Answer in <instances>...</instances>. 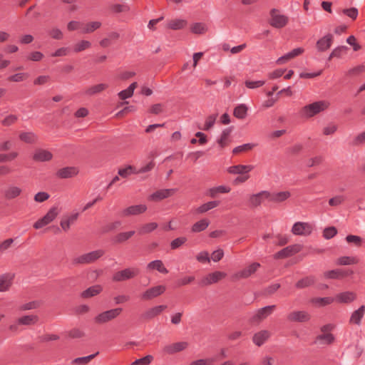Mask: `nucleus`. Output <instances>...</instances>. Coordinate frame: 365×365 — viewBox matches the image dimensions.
Wrapping results in <instances>:
<instances>
[{
    "mask_svg": "<svg viewBox=\"0 0 365 365\" xmlns=\"http://www.w3.org/2000/svg\"><path fill=\"white\" fill-rule=\"evenodd\" d=\"M104 254L105 251L103 250H94L73 258L72 264L73 265L91 264L103 256Z\"/></svg>",
    "mask_w": 365,
    "mask_h": 365,
    "instance_id": "nucleus-2",
    "label": "nucleus"
},
{
    "mask_svg": "<svg viewBox=\"0 0 365 365\" xmlns=\"http://www.w3.org/2000/svg\"><path fill=\"white\" fill-rule=\"evenodd\" d=\"M98 353H99V352H98V351H97L96 353L93 354H91V355H89V356L76 358V359L73 361V363H74V364H81V365L86 364H88V362H90V361H91V360H92L93 358H95V357L98 354Z\"/></svg>",
    "mask_w": 365,
    "mask_h": 365,
    "instance_id": "nucleus-50",
    "label": "nucleus"
},
{
    "mask_svg": "<svg viewBox=\"0 0 365 365\" xmlns=\"http://www.w3.org/2000/svg\"><path fill=\"white\" fill-rule=\"evenodd\" d=\"M248 108L245 104H240L234 108L233 115L238 119H244L247 115Z\"/></svg>",
    "mask_w": 365,
    "mask_h": 365,
    "instance_id": "nucleus-36",
    "label": "nucleus"
},
{
    "mask_svg": "<svg viewBox=\"0 0 365 365\" xmlns=\"http://www.w3.org/2000/svg\"><path fill=\"white\" fill-rule=\"evenodd\" d=\"M123 312L121 307L109 309L103 312L94 317V322L98 324H103L107 323L115 318H117Z\"/></svg>",
    "mask_w": 365,
    "mask_h": 365,
    "instance_id": "nucleus-4",
    "label": "nucleus"
},
{
    "mask_svg": "<svg viewBox=\"0 0 365 365\" xmlns=\"http://www.w3.org/2000/svg\"><path fill=\"white\" fill-rule=\"evenodd\" d=\"M278 11L277 9H271L269 24L274 28L282 29L287 24L289 19L285 15L277 14Z\"/></svg>",
    "mask_w": 365,
    "mask_h": 365,
    "instance_id": "nucleus-8",
    "label": "nucleus"
},
{
    "mask_svg": "<svg viewBox=\"0 0 365 365\" xmlns=\"http://www.w3.org/2000/svg\"><path fill=\"white\" fill-rule=\"evenodd\" d=\"M167 307V305H158L150 308L141 314L140 318L145 321H150L160 315Z\"/></svg>",
    "mask_w": 365,
    "mask_h": 365,
    "instance_id": "nucleus-15",
    "label": "nucleus"
},
{
    "mask_svg": "<svg viewBox=\"0 0 365 365\" xmlns=\"http://www.w3.org/2000/svg\"><path fill=\"white\" fill-rule=\"evenodd\" d=\"M187 242V238L185 237H178L170 242V249L171 250H177L182 245H184Z\"/></svg>",
    "mask_w": 365,
    "mask_h": 365,
    "instance_id": "nucleus-56",
    "label": "nucleus"
},
{
    "mask_svg": "<svg viewBox=\"0 0 365 365\" xmlns=\"http://www.w3.org/2000/svg\"><path fill=\"white\" fill-rule=\"evenodd\" d=\"M207 31V28L203 23H195L191 26V31L195 34H203Z\"/></svg>",
    "mask_w": 365,
    "mask_h": 365,
    "instance_id": "nucleus-48",
    "label": "nucleus"
},
{
    "mask_svg": "<svg viewBox=\"0 0 365 365\" xmlns=\"http://www.w3.org/2000/svg\"><path fill=\"white\" fill-rule=\"evenodd\" d=\"M67 335L71 339H79L84 336L85 333L79 329L74 328L68 331Z\"/></svg>",
    "mask_w": 365,
    "mask_h": 365,
    "instance_id": "nucleus-60",
    "label": "nucleus"
},
{
    "mask_svg": "<svg viewBox=\"0 0 365 365\" xmlns=\"http://www.w3.org/2000/svg\"><path fill=\"white\" fill-rule=\"evenodd\" d=\"M153 359V356L147 355L141 359H136L131 365H148L151 363Z\"/></svg>",
    "mask_w": 365,
    "mask_h": 365,
    "instance_id": "nucleus-61",
    "label": "nucleus"
},
{
    "mask_svg": "<svg viewBox=\"0 0 365 365\" xmlns=\"http://www.w3.org/2000/svg\"><path fill=\"white\" fill-rule=\"evenodd\" d=\"M348 243H354L356 247H361L362 245V238L359 236L349 235L346 237Z\"/></svg>",
    "mask_w": 365,
    "mask_h": 365,
    "instance_id": "nucleus-62",
    "label": "nucleus"
},
{
    "mask_svg": "<svg viewBox=\"0 0 365 365\" xmlns=\"http://www.w3.org/2000/svg\"><path fill=\"white\" fill-rule=\"evenodd\" d=\"M59 338H60L59 336L57 335V334H43V335L39 336L38 337V339L40 343H45V342H48V341H50L58 340Z\"/></svg>",
    "mask_w": 365,
    "mask_h": 365,
    "instance_id": "nucleus-58",
    "label": "nucleus"
},
{
    "mask_svg": "<svg viewBox=\"0 0 365 365\" xmlns=\"http://www.w3.org/2000/svg\"><path fill=\"white\" fill-rule=\"evenodd\" d=\"M254 168L253 165H233L227 169V172L230 174H239L244 175L250 172Z\"/></svg>",
    "mask_w": 365,
    "mask_h": 365,
    "instance_id": "nucleus-23",
    "label": "nucleus"
},
{
    "mask_svg": "<svg viewBox=\"0 0 365 365\" xmlns=\"http://www.w3.org/2000/svg\"><path fill=\"white\" fill-rule=\"evenodd\" d=\"M269 192L264 190L257 194L252 195L249 199V205L250 207H257L259 206L263 199H268Z\"/></svg>",
    "mask_w": 365,
    "mask_h": 365,
    "instance_id": "nucleus-17",
    "label": "nucleus"
},
{
    "mask_svg": "<svg viewBox=\"0 0 365 365\" xmlns=\"http://www.w3.org/2000/svg\"><path fill=\"white\" fill-rule=\"evenodd\" d=\"M275 308V305H269L258 309L257 313L249 319L250 323L252 324H258L269 316Z\"/></svg>",
    "mask_w": 365,
    "mask_h": 365,
    "instance_id": "nucleus-5",
    "label": "nucleus"
},
{
    "mask_svg": "<svg viewBox=\"0 0 365 365\" xmlns=\"http://www.w3.org/2000/svg\"><path fill=\"white\" fill-rule=\"evenodd\" d=\"M91 46V43L89 41L82 40L80 42L75 44L73 51L76 53L81 52Z\"/></svg>",
    "mask_w": 365,
    "mask_h": 365,
    "instance_id": "nucleus-49",
    "label": "nucleus"
},
{
    "mask_svg": "<svg viewBox=\"0 0 365 365\" xmlns=\"http://www.w3.org/2000/svg\"><path fill=\"white\" fill-rule=\"evenodd\" d=\"M280 288V284L276 283L271 284L263 290V294L265 296H270L276 292Z\"/></svg>",
    "mask_w": 365,
    "mask_h": 365,
    "instance_id": "nucleus-59",
    "label": "nucleus"
},
{
    "mask_svg": "<svg viewBox=\"0 0 365 365\" xmlns=\"http://www.w3.org/2000/svg\"><path fill=\"white\" fill-rule=\"evenodd\" d=\"M335 340L334 336L331 333H324L316 337L315 343L317 341H324L326 344H331Z\"/></svg>",
    "mask_w": 365,
    "mask_h": 365,
    "instance_id": "nucleus-44",
    "label": "nucleus"
},
{
    "mask_svg": "<svg viewBox=\"0 0 365 365\" xmlns=\"http://www.w3.org/2000/svg\"><path fill=\"white\" fill-rule=\"evenodd\" d=\"M101 26L100 21H92L83 24L81 28L82 34H91Z\"/></svg>",
    "mask_w": 365,
    "mask_h": 365,
    "instance_id": "nucleus-37",
    "label": "nucleus"
},
{
    "mask_svg": "<svg viewBox=\"0 0 365 365\" xmlns=\"http://www.w3.org/2000/svg\"><path fill=\"white\" fill-rule=\"evenodd\" d=\"M28 78L26 73H18L8 77L7 80L10 82H21Z\"/></svg>",
    "mask_w": 365,
    "mask_h": 365,
    "instance_id": "nucleus-54",
    "label": "nucleus"
},
{
    "mask_svg": "<svg viewBox=\"0 0 365 365\" xmlns=\"http://www.w3.org/2000/svg\"><path fill=\"white\" fill-rule=\"evenodd\" d=\"M78 213H73L71 215L64 216L60 222V225L63 230L67 232L70 230L71 225L73 224L78 217Z\"/></svg>",
    "mask_w": 365,
    "mask_h": 365,
    "instance_id": "nucleus-22",
    "label": "nucleus"
},
{
    "mask_svg": "<svg viewBox=\"0 0 365 365\" xmlns=\"http://www.w3.org/2000/svg\"><path fill=\"white\" fill-rule=\"evenodd\" d=\"M303 249V245L300 244H294L289 246H287L282 250L278 251L274 255V258L276 259H284L289 257H291L298 252H299Z\"/></svg>",
    "mask_w": 365,
    "mask_h": 365,
    "instance_id": "nucleus-6",
    "label": "nucleus"
},
{
    "mask_svg": "<svg viewBox=\"0 0 365 365\" xmlns=\"http://www.w3.org/2000/svg\"><path fill=\"white\" fill-rule=\"evenodd\" d=\"M18 120V117L16 115L10 114L7 115L2 121L1 124L4 126H10L15 123Z\"/></svg>",
    "mask_w": 365,
    "mask_h": 365,
    "instance_id": "nucleus-64",
    "label": "nucleus"
},
{
    "mask_svg": "<svg viewBox=\"0 0 365 365\" xmlns=\"http://www.w3.org/2000/svg\"><path fill=\"white\" fill-rule=\"evenodd\" d=\"M329 103L324 101H316L301 108L299 115L302 118H309L324 111L329 107Z\"/></svg>",
    "mask_w": 365,
    "mask_h": 365,
    "instance_id": "nucleus-1",
    "label": "nucleus"
},
{
    "mask_svg": "<svg viewBox=\"0 0 365 365\" xmlns=\"http://www.w3.org/2000/svg\"><path fill=\"white\" fill-rule=\"evenodd\" d=\"M187 346L188 343L187 341H179L165 346L164 351L168 354H173L185 350Z\"/></svg>",
    "mask_w": 365,
    "mask_h": 365,
    "instance_id": "nucleus-21",
    "label": "nucleus"
},
{
    "mask_svg": "<svg viewBox=\"0 0 365 365\" xmlns=\"http://www.w3.org/2000/svg\"><path fill=\"white\" fill-rule=\"evenodd\" d=\"M358 260L354 257L343 256L337 259L336 264L338 265H349L354 264Z\"/></svg>",
    "mask_w": 365,
    "mask_h": 365,
    "instance_id": "nucleus-47",
    "label": "nucleus"
},
{
    "mask_svg": "<svg viewBox=\"0 0 365 365\" xmlns=\"http://www.w3.org/2000/svg\"><path fill=\"white\" fill-rule=\"evenodd\" d=\"M53 158V154L48 150L38 148L35 150L32 159L36 162L50 161Z\"/></svg>",
    "mask_w": 365,
    "mask_h": 365,
    "instance_id": "nucleus-18",
    "label": "nucleus"
},
{
    "mask_svg": "<svg viewBox=\"0 0 365 365\" xmlns=\"http://www.w3.org/2000/svg\"><path fill=\"white\" fill-rule=\"evenodd\" d=\"M11 285V279H9L8 274H2L0 276V292L9 290Z\"/></svg>",
    "mask_w": 365,
    "mask_h": 365,
    "instance_id": "nucleus-45",
    "label": "nucleus"
},
{
    "mask_svg": "<svg viewBox=\"0 0 365 365\" xmlns=\"http://www.w3.org/2000/svg\"><path fill=\"white\" fill-rule=\"evenodd\" d=\"M147 268L150 269H156L159 272L163 274L168 273V270L164 266L163 262L160 259H156L150 262V263L148 264Z\"/></svg>",
    "mask_w": 365,
    "mask_h": 365,
    "instance_id": "nucleus-35",
    "label": "nucleus"
},
{
    "mask_svg": "<svg viewBox=\"0 0 365 365\" xmlns=\"http://www.w3.org/2000/svg\"><path fill=\"white\" fill-rule=\"evenodd\" d=\"M78 173V170L76 167H65L59 169L56 175L61 179L71 178Z\"/></svg>",
    "mask_w": 365,
    "mask_h": 365,
    "instance_id": "nucleus-20",
    "label": "nucleus"
},
{
    "mask_svg": "<svg viewBox=\"0 0 365 365\" xmlns=\"http://www.w3.org/2000/svg\"><path fill=\"white\" fill-rule=\"evenodd\" d=\"M365 313V305H361L358 309L354 311L351 317L349 322L356 325L361 324V320Z\"/></svg>",
    "mask_w": 365,
    "mask_h": 365,
    "instance_id": "nucleus-27",
    "label": "nucleus"
},
{
    "mask_svg": "<svg viewBox=\"0 0 365 365\" xmlns=\"http://www.w3.org/2000/svg\"><path fill=\"white\" fill-rule=\"evenodd\" d=\"M147 210L145 205H131L127 208L122 210L118 215L122 217H126L131 215H137L145 212Z\"/></svg>",
    "mask_w": 365,
    "mask_h": 365,
    "instance_id": "nucleus-13",
    "label": "nucleus"
},
{
    "mask_svg": "<svg viewBox=\"0 0 365 365\" xmlns=\"http://www.w3.org/2000/svg\"><path fill=\"white\" fill-rule=\"evenodd\" d=\"M312 226L308 222H297L292 227V232L294 235L308 236L312 232Z\"/></svg>",
    "mask_w": 365,
    "mask_h": 365,
    "instance_id": "nucleus-11",
    "label": "nucleus"
},
{
    "mask_svg": "<svg viewBox=\"0 0 365 365\" xmlns=\"http://www.w3.org/2000/svg\"><path fill=\"white\" fill-rule=\"evenodd\" d=\"M109 9L110 11L114 14L126 12L129 10V7L127 5H123L119 4H113L110 6Z\"/></svg>",
    "mask_w": 365,
    "mask_h": 365,
    "instance_id": "nucleus-53",
    "label": "nucleus"
},
{
    "mask_svg": "<svg viewBox=\"0 0 365 365\" xmlns=\"http://www.w3.org/2000/svg\"><path fill=\"white\" fill-rule=\"evenodd\" d=\"M336 234L337 230L334 226L326 227L323 231V237L327 240L331 239Z\"/></svg>",
    "mask_w": 365,
    "mask_h": 365,
    "instance_id": "nucleus-55",
    "label": "nucleus"
},
{
    "mask_svg": "<svg viewBox=\"0 0 365 365\" xmlns=\"http://www.w3.org/2000/svg\"><path fill=\"white\" fill-rule=\"evenodd\" d=\"M165 290L166 287L165 285L155 286L146 289L144 292H143L140 298L144 301L151 300L163 294Z\"/></svg>",
    "mask_w": 365,
    "mask_h": 365,
    "instance_id": "nucleus-10",
    "label": "nucleus"
},
{
    "mask_svg": "<svg viewBox=\"0 0 365 365\" xmlns=\"http://www.w3.org/2000/svg\"><path fill=\"white\" fill-rule=\"evenodd\" d=\"M255 145L252 143H245L242 145H239L232 150L233 154H238L240 153L245 152L252 150Z\"/></svg>",
    "mask_w": 365,
    "mask_h": 365,
    "instance_id": "nucleus-57",
    "label": "nucleus"
},
{
    "mask_svg": "<svg viewBox=\"0 0 365 365\" xmlns=\"http://www.w3.org/2000/svg\"><path fill=\"white\" fill-rule=\"evenodd\" d=\"M103 291V287L100 284L91 286L81 292V297L84 299L95 297Z\"/></svg>",
    "mask_w": 365,
    "mask_h": 365,
    "instance_id": "nucleus-25",
    "label": "nucleus"
},
{
    "mask_svg": "<svg viewBox=\"0 0 365 365\" xmlns=\"http://www.w3.org/2000/svg\"><path fill=\"white\" fill-rule=\"evenodd\" d=\"M19 139L26 143L34 144L38 141V136L34 132H22Z\"/></svg>",
    "mask_w": 365,
    "mask_h": 365,
    "instance_id": "nucleus-33",
    "label": "nucleus"
},
{
    "mask_svg": "<svg viewBox=\"0 0 365 365\" xmlns=\"http://www.w3.org/2000/svg\"><path fill=\"white\" fill-rule=\"evenodd\" d=\"M22 192V190L17 186H9L7 189L4 191V197L6 200H12L17 197H19Z\"/></svg>",
    "mask_w": 365,
    "mask_h": 365,
    "instance_id": "nucleus-28",
    "label": "nucleus"
},
{
    "mask_svg": "<svg viewBox=\"0 0 365 365\" xmlns=\"http://www.w3.org/2000/svg\"><path fill=\"white\" fill-rule=\"evenodd\" d=\"M260 267V264L258 262H253L247 267L245 268L238 273V276L241 278H247L254 274L257 269Z\"/></svg>",
    "mask_w": 365,
    "mask_h": 365,
    "instance_id": "nucleus-29",
    "label": "nucleus"
},
{
    "mask_svg": "<svg viewBox=\"0 0 365 365\" xmlns=\"http://www.w3.org/2000/svg\"><path fill=\"white\" fill-rule=\"evenodd\" d=\"M108 87V85L106 83H99L89 87L85 91L84 93L87 96H91L103 92Z\"/></svg>",
    "mask_w": 365,
    "mask_h": 365,
    "instance_id": "nucleus-31",
    "label": "nucleus"
},
{
    "mask_svg": "<svg viewBox=\"0 0 365 365\" xmlns=\"http://www.w3.org/2000/svg\"><path fill=\"white\" fill-rule=\"evenodd\" d=\"M270 336V333L267 330H262L255 333L252 336V341L258 346H262Z\"/></svg>",
    "mask_w": 365,
    "mask_h": 365,
    "instance_id": "nucleus-24",
    "label": "nucleus"
},
{
    "mask_svg": "<svg viewBox=\"0 0 365 365\" xmlns=\"http://www.w3.org/2000/svg\"><path fill=\"white\" fill-rule=\"evenodd\" d=\"M140 274V269L137 267H129L115 272L112 277V280L115 282H120L130 279H133Z\"/></svg>",
    "mask_w": 365,
    "mask_h": 365,
    "instance_id": "nucleus-3",
    "label": "nucleus"
},
{
    "mask_svg": "<svg viewBox=\"0 0 365 365\" xmlns=\"http://www.w3.org/2000/svg\"><path fill=\"white\" fill-rule=\"evenodd\" d=\"M208 219H202L195 222L191 228L192 232H200L205 230L210 225Z\"/></svg>",
    "mask_w": 365,
    "mask_h": 365,
    "instance_id": "nucleus-38",
    "label": "nucleus"
},
{
    "mask_svg": "<svg viewBox=\"0 0 365 365\" xmlns=\"http://www.w3.org/2000/svg\"><path fill=\"white\" fill-rule=\"evenodd\" d=\"M334 302V299L331 297H317L312 299V302L319 307H324Z\"/></svg>",
    "mask_w": 365,
    "mask_h": 365,
    "instance_id": "nucleus-46",
    "label": "nucleus"
},
{
    "mask_svg": "<svg viewBox=\"0 0 365 365\" xmlns=\"http://www.w3.org/2000/svg\"><path fill=\"white\" fill-rule=\"evenodd\" d=\"M121 225V222L119 220L109 222L101 228V232L102 234L108 233L117 230Z\"/></svg>",
    "mask_w": 365,
    "mask_h": 365,
    "instance_id": "nucleus-42",
    "label": "nucleus"
},
{
    "mask_svg": "<svg viewBox=\"0 0 365 365\" xmlns=\"http://www.w3.org/2000/svg\"><path fill=\"white\" fill-rule=\"evenodd\" d=\"M217 117V114H212V115L207 116V118H206L204 127L202 128L199 127V128L202 129L204 130H209L211 128L213 127Z\"/></svg>",
    "mask_w": 365,
    "mask_h": 365,
    "instance_id": "nucleus-51",
    "label": "nucleus"
},
{
    "mask_svg": "<svg viewBox=\"0 0 365 365\" xmlns=\"http://www.w3.org/2000/svg\"><path fill=\"white\" fill-rule=\"evenodd\" d=\"M135 234V231L123 232L116 235L114 237V242L115 243H123L129 240Z\"/></svg>",
    "mask_w": 365,
    "mask_h": 365,
    "instance_id": "nucleus-39",
    "label": "nucleus"
},
{
    "mask_svg": "<svg viewBox=\"0 0 365 365\" xmlns=\"http://www.w3.org/2000/svg\"><path fill=\"white\" fill-rule=\"evenodd\" d=\"M342 13L351 19L355 20L358 16V9L355 7L344 9L342 10Z\"/></svg>",
    "mask_w": 365,
    "mask_h": 365,
    "instance_id": "nucleus-63",
    "label": "nucleus"
},
{
    "mask_svg": "<svg viewBox=\"0 0 365 365\" xmlns=\"http://www.w3.org/2000/svg\"><path fill=\"white\" fill-rule=\"evenodd\" d=\"M354 272L351 269H332L329 271H327L324 272V277L326 279H341L346 277H349L353 274Z\"/></svg>",
    "mask_w": 365,
    "mask_h": 365,
    "instance_id": "nucleus-12",
    "label": "nucleus"
},
{
    "mask_svg": "<svg viewBox=\"0 0 365 365\" xmlns=\"http://www.w3.org/2000/svg\"><path fill=\"white\" fill-rule=\"evenodd\" d=\"M226 273L220 271H215L212 273L208 274L207 276L201 279L198 282V285L204 287L214 283L218 282L222 279L226 277Z\"/></svg>",
    "mask_w": 365,
    "mask_h": 365,
    "instance_id": "nucleus-9",
    "label": "nucleus"
},
{
    "mask_svg": "<svg viewBox=\"0 0 365 365\" xmlns=\"http://www.w3.org/2000/svg\"><path fill=\"white\" fill-rule=\"evenodd\" d=\"M58 214V212L57 207H51L43 217L38 220L34 224V227L36 230L43 227L44 226L53 221V220L57 217Z\"/></svg>",
    "mask_w": 365,
    "mask_h": 365,
    "instance_id": "nucleus-7",
    "label": "nucleus"
},
{
    "mask_svg": "<svg viewBox=\"0 0 365 365\" xmlns=\"http://www.w3.org/2000/svg\"><path fill=\"white\" fill-rule=\"evenodd\" d=\"M187 25V21L183 19L171 20L168 24V28L172 30H179L183 29Z\"/></svg>",
    "mask_w": 365,
    "mask_h": 365,
    "instance_id": "nucleus-40",
    "label": "nucleus"
},
{
    "mask_svg": "<svg viewBox=\"0 0 365 365\" xmlns=\"http://www.w3.org/2000/svg\"><path fill=\"white\" fill-rule=\"evenodd\" d=\"M175 189H162L155 191L150 195L149 199L153 201H160L172 196L175 192Z\"/></svg>",
    "mask_w": 365,
    "mask_h": 365,
    "instance_id": "nucleus-19",
    "label": "nucleus"
},
{
    "mask_svg": "<svg viewBox=\"0 0 365 365\" xmlns=\"http://www.w3.org/2000/svg\"><path fill=\"white\" fill-rule=\"evenodd\" d=\"M334 40V36L328 34L319 38L316 43V47L318 51L324 52L330 48Z\"/></svg>",
    "mask_w": 365,
    "mask_h": 365,
    "instance_id": "nucleus-16",
    "label": "nucleus"
},
{
    "mask_svg": "<svg viewBox=\"0 0 365 365\" xmlns=\"http://www.w3.org/2000/svg\"><path fill=\"white\" fill-rule=\"evenodd\" d=\"M291 196L289 191H282L279 192H269L268 200L274 202H282L287 200Z\"/></svg>",
    "mask_w": 365,
    "mask_h": 365,
    "instance_id": "nucleus-26",
    "label": "nucleus"
},
{
    "mask_svg": "<svg viewBox=\"0 0 365 365\" xmlns=\"http://www.w3.org/2000/svg\"><path fill=\"white\" fill-rule=\"evenodd\" d=\"M336 298L339 302L341 303H350L355 300L356 295L353 292H344L339 293Z\"/></svg>",
    "mask_w": 365,
    "mask_h": 365,
    "instance_id": "nucleus-34",
    "label": "nucleus"
},
{
    "mask_svg": "<svg viewBox=\"0 0 365 365\" xmlns=\"http://www.w3.org/2000/svg\"><path fill=\"white\" fill-rule=\"evenodd\" d=\"M158 224L156 222H149L143 225L139 230L140 234H146L151 232L155 230L158 227Z\"/></svg>",
    "mask_w": 365,
    "mask_h": 365,
    "instance_id": "nucleus-52",
    "label": "nucleus"
},
{
    "mask_svg": "<svg viewBox=\"0 0 365 365\" xmlns=\"http://www.w3.org/2000/svg\"><path fill=\"white\" fill-rule=\"evenodd\" d=\"M232 130V127L225 128L222 130L220 138L217 140V143L221 148H224L227 145V140Z\"/></svg>",
    "mask_w": 365,
    "mask_h": 365,
    "instance_id": "nucleus-41",
    "label": "nucleus"
},
{
    "mask_svg": "<svg viewBox=\"0 0 365 365\" xmlns=\"http://www.w3.org/2000/svg\"><path fill=\"white\" fill-rule=\"evenodd\" d=\"M287 319L290 322H307L311 315L306 311H294L287 316Z\"/></svg>",
    "mask_w": 365,
    "mask_h": 365,
    "instance_id": "nucleus-14",
    "label": "nucleus"
},
{
    "mask_svg": "<svg viewBox=\"0 0 365 365\" xmlns=\"http://www.w3.org/2000/svg\"><path fill=\"white\" fill-rule=\"evenodd\" d=\"M38 321V317L37 315H25L17 319L18 324L20 325H34L36 324Z\"/></svg>",
    "mask_w": 365,
    "mask_h": 365,
    "instance_id": "nucleus-32",
    "label": "nucleus"
},
{
    "mask_svg": "<svg viewBox=\"0 0 365 365\" xmlns=\"http://www.w3.org/2000/svg\"><path fill=\"white\" fill-rule=\"evenodd\" d=\"M220 202L217 200L215 201H210L207 203H204L202 205H200L197 209V211L199 213H204L211 209H213L216 207H217L220 205Z\"/></svg>",
    "mask_w": 365,
    "mask_h": 365,
    "instance_id": "nucleus-43",
    "label": "nucleus"
},
{
    "mask_svg": "<svg viewBox=\"0 0 365 365\" xmlns=\"http://www.w3.org/2000/svg\"><path fill=\"white\" fill-rule=\"evenodd\" d=\"M315 282L316 278L314 276H307L297 281L295 284V287L297 289H304L313 285Z\"/></svg>",
    "mask_w": 365,
    "mask_h": 365,
    "instance_id": "nucleus-30",
    "label": "nucleus"
}]
</instances>
